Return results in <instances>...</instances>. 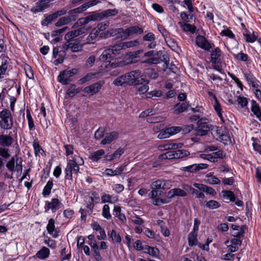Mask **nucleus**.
<instances>
[{
    "instance_id": "bb28decb",
    "label": "nucleus",
    "mask_w": 261,
    "mask_h": 261,
    "mask_svg": "<svg viewBox=\"0 0 261 261\" xmlns=\"http://www.w3.org/2000/svg\"><path fill=\"white\" fill-rule=\"evenodd\" d=\"M14 140L10 134L9 135H1V147H9L13 143Z\"/></svg>"
},
{
    "instance_id": "338daca9",
    "label": "nucleus",
    "mask_w": 261,
    "mask_h": 261,
    "mask_svg": "<svg viewBox=\"0 0 261 261\" xmlns=\"http://www.w3.org/2000/svg\"><path fill=\"white\" fill-rule=\"evenodd\" d=\"M11 156L10 150L8 147H1V157L8 159Z\"/></svg>"
},
{
    "instance_id": "39448f33",
    "label": "nucleus",
    "mask_w": 261,
    "mask_h": 261,
    "mask_svg": "<svg viewBox=\"0 0 261 261\" xmlns=\"http://www.w3.org/2000/svg\"><path fill=\"white\" fill-rule=\"evenodd\" d=\"M78 70L76 68L63 70L57 77V81L62 85H67L71 81L70 77L76 74Z\"/></svg>"
},
{
    "instance_id": "dca6fc26",
    "label": "nucleus",
    "mask_w": 261,
    "mask_h": 261,
    "mask_svg": "<svg viewBox=\"0 0 261 261\" xmlns=\"http://www.w3.org/2000/svg\"><path fill=\"white\" fill-rule=\"evenodd\" d=\"M151 188L152 189L166 190L170 188V185L168 181L164 179H158L151 183Z\"/></svg>"
},
{
    "instance_id": "2eb2a0df",
    "label": "nucleus",
    "mask_w": 261,
    "mask_h": 261,
    "mask_svg": "<svg viewBox=\"0 0 261 261\" xmlns=\"http://www.w3.org/2000/svg\"><path fill=\"white\" fill-rule=\"evenodd\" d=\"M184 144L181 143H173L168 141L163 144L159 145L158 148L159 150L165 151L169 149L180 148Z\"/></svg>"
},
{
    "instance_id": "6e6d98bb",
    "label": "nucleus",
    "mask_w": 261,
    "mask_h": 261,
    "mask_svg": "<svg viewBox=\"0 0 261 261\" xmlns=\"http://www.w3.org/2000/svg\"><path fill=\"white\" fill-rule=\"evenodd\" d=\"M90 21L88 17H82L79 18L77 21L74 24L73 27H81L89 23Z\"/></svg>"
},
{
    "instance_id": "a878e982",
    "label": "nucleus",
    "mask_w": 261,
    "mask_h": 261,
    "mask_svg": "<svg viewBox=\"0 0 261 261\" xmlns=\"http://www.w3.org/2000/svg\"><path fill=\"white\" fill-rule=\"evenodd\" d=\"M50 255L49 249L46 247H42L35 254V256L41 260L48 258Z\"/></svg>"
},
{
    "instance_id": "c9c22d12",
    "label": "nucleus",
    "mask_w": 261,
    "mask_h": 261,
    "mask_svg": "<svg viewBox=\"0 0 261 261\" xmlns=\"http://www.w3.org/2000/svg\"><path fill=\"white\" fill-rule=\"evenodd\" d=\"M214 108L215 111L216 112L218 116L221 120V121L222 123H225V119L223 116L222 113V109L221 107V105L218 102V100L215 101L214 104Z\"/></svg>"
},
{
    "instance_id": "cd10ccee",
    "label": "nucleus",
    "mask_w": 261,
    "mask_h": 261,
    "mask_svg": "<svg viewBox=\"0 0 261 261\" xmlns=\"http://www.w3.org/2000/svg\"><path fill=\"white\" fill-rule=\"evenodd\" d=\"M33 147L34 150V154L36 157L39 156V153L43 156L45 154V151L39 144V141L37 138H35L33 142Z\"/></svg>"
},
{
    "instance_id": "e433bc0d",
    "label": "nucleus",
    "mask_w": 261,
    "mask_h": 261,
    "mask_svg": "<svg viewBox=\"0 0 261 261\" xmlns=\"http://www.w3.org/2000/svg\"><path fill=\"white\" fill-rule=\"evenodd\" d=\"M223 198L224 199L229 200L230 201L234 202L236 196L233 192L229 190H223L222 191Z\"/></svg>"
},
{
    "instance_id": "6e6552de",
    "label": "nucleus",
    "mask_w": 261,
    "mask_h": 261,
    "mask_svg": "<svg viewBox=\"0 0 261 261\" xmlns=\"http://www.w3.org/2000/svg\"><path fill=\"white\" fill-rule=\"evenodd\" d=\"M82 47L79 39L66 40L63 45V48L65 50L70 49L72 52L74 53L82 50Z\"/></svg>"
},
{
    "instance_id": "e2e57ef3",
    "label": "nucleus",
    "mask_w": 261,
    "mask_h": 261,
    "mask_svg": "<svg viewBox=\"0 0 261 261\" xmlns=\"http://www.w3.org/2000/svg\"><path fill=\"white\" fill-rule=\"evenodd\" d=\"M217 140L225 145L230 142V136L223 133L220 136L219 138H217Z\"/></svg>"
},
{
    "instance_id": "7ed1b4c3",
    "label": "nucleus",
    "mask_w": 261,
    "mask_h": 261,
    "mask_svg": "<svg viewBox=\"0 0 261 261\" xmlns=\"http://www.w3.org/2000/svg\"><path fill=\"white\" fill-rule=\"evenodd\" d=\"M224 61V54L217 47L211 51V62L213 68L218 72L222 73V63Z\"/></svg>"
},
{
    "instance_id": "4be33fe9",
    "label": "nucleus",
    "mask_w": 261,
    "mask_h": 261,
    "mask_svg": "<svg viewBox=\"0 0 261 261\" xmlns=\"http://www.w3.org/2000/svg\"><path fill=\"white\" fill-rule=\"evenodd\" d=\"M155 39V36L152 32H148L143 37V41L150 42V43L147 45V47L149 49H153L156 46Z\"/></svg>"
},
{
    "instance_id": "c03bdc74",
    "label": "nucleus",
    "mask_w": 261,
    "mask_h": 261,
    "mask_svg": "<svg viewBox=\"0 0 261 261\" xmlns=\"http://www.w3.org/2000/svg\"><path fill=\"white\" fill-rule=\"evenodd\" d=\"M233 56L238 61L242 62H247L248 60V56L247 54L243 53L242 51L238 54H233L231 53Z\"/></svg>"
},
{
    "instance_id": "5701e85b",
    "label": "nucleus",
    "mask_w": 261,
    "mask_h": 261,
    "mask_svg": "<svg viewBox=\"0 0 261 261\" xmlns=\"http://www.w3.org/2000/svg\"><path fill=\"white\" fill-rule=\"evenodd\" d=\"M244 76L250 85L254 88H257L259 87V82L256 79V77L251 72H244L243 73Z\"/></svg>"
},
{
    "instance_id": "2f4dec72",
    "label": "nucleus",
    "mask_w": 261,
    "mask_h": 261,
    "mask_svg": "<svg viewBox=\"0 0 261 261\" xmlns=\"http://www.w3.org/2000/svg\"><path fill=\"white\" fill-rule=\"evenodd\" d=\"M114 215L117 217L122 222H125L126 219L124 214L121 213V207L119 205H115L113 210Z\"/></svg>"
},
{
    "instance_id": "4c0bfd02",
    "label": "nucleus",
    "mask_w": 261,
    "mask_h": 261,
    "mask_svg": "<svg viewBox=\"0 0 261 261\" xmlns=\"http://www.w3.org/2000/svg\"><path fill=\"white\" fill-rule=\"evenodd\" d=\"M81 13L79 7L70 10L68 12V16L71 21H75L78 18V14Z\"/></svg>"
},
{
    "instance_id": "c756f323",
    "label": "nucleus",
    "mask_w": 261,
    "mask_h": 261,
    "mask_svg": "<svg viewBox=\"0 0 261 261\" xmlns=\"http://www.w3.org/2000/svg\"><path fill=\"white\" fill-rule=\"evenodd\" d=\"M251 110L259 121H261V109L255 100H252Z\"/></svg>"
},
{
    "instance_id": "09e8293b",
    "label": "nucleus",
    "mask_w": 261,
    "mask_h": 261,
    "mask_svg": "<svg viewBox=\"0 0 261 261\" xmlns=\"http://www.w3.org/2000/svg\"><path fill=\"white\" fill-rule=\"evenodd\" d=\"M165 1L171 11L175 13H178V10L175 5L176 0H165Z\"/></svg>"
},
{
    "instance_id": "393cba45",
    "label": "nucleus",
    "mask_w": 261,
    "mask_h": 261,
    "mask_svg": "<svg viewBox=\"0 0 261 261\" xmlns=\"http://www.w3.org/2000/svg\"><path fill=\"white\" fill-rule=\"evenodd\" d=\"M139 44L140 42L138 40L123 42L117 44L120 47V51L122 49L136 47Z\"/></svg>"
},
{
    "instance_id": "5fc2aeb1",
    "label": "nucleus",
    "mask_w": 261,
    "mask_h": 261,
    "mask_svg": "<svg viewBox=\"0 0 261 261\" xmlns=\"http://www.w3.org/2000/svg\"><path fill=\"white\" fill-rule=\"evenodd\" d=\"M110 237L112 238L113 241L115 243L120 244L122 241V238L114 230H112L110 233Z\"/></svg>"
},
{
    "instance_id": "7c9ffc66",
    "label": "nucleus",
    "mask_w": 261,
    "mask_h": 261,
    "mask_svg": "<svg viewBox=\"0 0 261 261\" xmlns=\"http://www.w3.org/2000/svg\"><path fill=\"white\" fill-rule=\"evenodd\" d=\"M168 196L172 198L174 196L185 197L187 195V192L180 188H174L170 190L168 193Z\"/></svg>"
},
{
    "instance_id": "a19ab883",
    "label": "nucleus",
    "mask_w": 261,
    "mask_h": 261,
    "mask_svg": "<svg viewBox=\"0 0 261 261\" xmlns=\"http://www.w3.org/2000/svg\"><path fill=\"white\" fill-rule=\"evenodd\" d=\"M197 232L191 231L188 236V243L190 246H193L197 244Z\"/></svg>"
},
{
    "instance_id": "ddd939ff",
    "label": "nucleus",
    "mask_w": 261,
    "mask_h": 261,
    "mask_svg": "<svg viewBox=\"0 0 261 261\" xmlns=\"http://www.w3.org/2000/svg\"><path fill=\"white\" fill-rule=\"evenodd\" d=\"M196 45L205 50H210L212 48V44L203 36L198 35L195 40Z\"/></svg>"
},
{
    "instance_id": "72a5a7b5",
    "label": "nucleus",
    "mask_w": 261,
    "mask_h": 261,
    "mask_svg": "<svg viewBox=\"0 0 261 261\" xmlns=\"http://www.w3.org/2000/svg\"><path fill=\"white\" fill-rule=\"evenodd\" d=\"M101 200L102 203L107 202L113 203L117 201V198L112 195L103 193L101 196Z\"/></svg>"
},
{
    "instance_id": "69168bd1",
    "label": "nucleus",
    "mask_w": 261,
    "mask_h": 261,
    "mask_svg": "<svg viewBox=\"0 0 261 261\" xmlns=\"http://www.w3.org/2000/svg\"><path fill=\"white\" fill-rule=\"evenodd\" d=\"M162 94L163 93L161 90H153L147 94V98H150L152 97H160Z\"/></svg>"
},
{
    "instance_id": "ea45409f",
    "label": "nucleus",
    "mask_w": 261,
    "mask_h": 261,
    "mask_svg": "<svg viewBox=\"0 0 261 261\" xmlns=\"http://www.w3.org/2000/svg\"><path fill=\"white\" fill-rule=\"evenodd\" d=\"M81 89L80 88H76L75 85L74 84L71 85L68 88L66 91V94L69 97H73L76 94L80 93Z\"/></svg>"
},
{
    "instance_id": "79ce46f5",
    "label": "nucleus",
    "mask_w": 261,
    "mask_h": 261,
    "mask_svg": "<svg viewBox=\"0 0 261 261\" xmlns=\"http://www.w3.org/2000/svg\"><path fill=\"white\" fill-rule=\"evenodd\" d=\"M145 252L148 253L153 257H156L159 253V250L157 248L145 245Z\"/></svg>"
},
{
    "instance_id": "c85d7f7f",
    "label": "nucleus",
    "mask_w": 261,
    "mask_h": 261,
    "mask_svg": "<svg viewBox=\"0 0 261 261\" xmlns=\"http://www.w3.org/2000/svg\"><path fill=\"white\" fill-rule=\"evenodd\" d=\"M105 154V151L103 149H99L92 153L89 155V159L93 162H98Z\"/></svg>"
},
{
    "instance_id": "864d4df0",
    "label": "nucleus",
    "mask_w": 261,
    "mask_h": 261,
    "mask_svg": "<svg viewBox=\"0 0 261 261\" xmlns=\"http://www.w3.org/2000/svg\"><path fill=\"white\" fill-rule=\"evenodd\" d=\"M220 182V180L216 176L211 175H207V183L210 185H218Z\"/></svg>"
},
{
    "instance_id": "bf43d9fd",
    "label": "nucleus",
    "mask_w": 261,
    "mask_h": 261,
    "mask_svg": "<svg viewBox=\"0 0 261 261\" xmlns=\"http://www.w3.org/2000/svg\"><path fill=\"white\" fill-rule=\"evenodd\" d=\"M99 34V32L98 31V29H93L91 33L87 37V40L88 41H92L95 40L98 37Z\"/></svg>"
},
{
    "instance_id": "8fccbe9b",
    "label": "nucleus",
    "mask_w": 261,
    "mask_h": 261,
    "mask_svg": "<svg viewBox=\"0 0 261 261\" xmlns=\"http://www.w3.org/2000/svg\"><path fill=\"white\" fill-rule=\"evenodd\" d=\"M110 206L108 204H105L102 209L101 215L102 217L107 219H110L112 217L110 212Z\"/></svg>"
},
{
    "instance_id": "f3484780",
    "label": "nucleus",
    "mask_w": 261,
    "mask_h": 261,
    "mask_svg": "<svg viewBox=\"0 0 261 261\" xmlns=\"http://www.w3.org/2000/svg\"><path fill=\"white\" fill-rule=\"evenodd\" d=\"M66 54L64 51L59 50L57 47H54L53 51V57L56 59L54 61L55 65H57L63 62Z\"/></svg>"
},
{
    "instance_id": "f03ea898",
    "label": "nucleus",
    "mask_w": 261,
    "mask_h": 261,
    "mask_svg": "<svg viewBox=\"0 0 261 261\" xmlns=\"http://www.w3.org/2000/svg\"><path fill=\"white\" fill-rule=\"evenodd\" d=\"M84 164L83 159L79 155H74L71 159L67 160V165L65 169V179L72 180L73 176L77 174L80 171V166Z\"/></svg>"
},
{
    "instance_id": "aec40b11",
    "label": "nucleus",
    "mask_w": 261,
    "mask_h": 261,
    "mask_svg": "<svg viewBox=\"0 0 261 261\" xmlns=\"http://www.w3.org/2000/svg\"><path fill=\"white\" fill-rule=\"evenodd\" d=\"M143 52V50H139L130 52L126 56L125 62L126 64L135 63L140 60L139 54Z\"/></svg>"
},
{
    "instance_id": "3c124183",
    "label": "nucleus",
    "mask_w": 261,
    "mask_h": 261,
    "mask_svg": "<svg viewBox=\"0 0 261 261\" xmlns=\"http://www.w3.org/2000/svg\"><path fill=\"white\" fill-rule=\"evenodd\" d=\"M176 159H181L190 155V152L187 150L178 149L175 150Z\"/></svg>"
},
{
    "instance_id": "4d7b16f0",
    "label": "nucleus",
    "mask_w": 261,
    "mask_h": 261,
    "mask_svg": "<svg viewBox=\"0 0 261 261\" xmlns=\"http://www.w3.org/2000/svg\"><path fill=\"white\" fill-rule=\"evenodd\" d=\"M101 13L103 18L105 17L115 16L118 13V11L116 9H108L101 12Z\"/></svg>"
},
{
    "instance_id": "473e14b6",
    "label": "nucleus",
    "mask_w": 261,
    "mask_h": 261,
    "mask_svg": "<svg viewBox=\"0 0 261 261\" xmlns=\"http://www.w3.org/2000/svg\"><path fill=\"white\" fill-rule=\"evenodd\" d=\"M90 22L100 21L103 19V15L101 12L98 11H94L90 12L87 16Z\"/></svg>"
},
{
    "instance_id": "58836bf2",
    "label": "nucleus",
    "mask_w": 261,
    "mask_h": 261,
    "mask_svg": "<svg viewBox=\"0 0 261 261\" xmlns=\"http://www.w3.org/2000/svg\"><path fill=\"white\" fill-rule=\"evenodd\" d=\"M54 184L52 179H50L44 187L42 191V195L45 197L50 194L51 190L53 187Z\"/></svg>"
},
{
    "instance_id": "1a4fd4ad",
    "label": "nucleus",
    "mask_w": 261,
    "mask_h": 261,
    "mask_svg": "<svg viewBox=\"0 0 261 261\" xmlns=\"http://www.w3.org/2000/svg\"><path fill=\"white\" fill-rule=\"evenodd\" d=\"M63 206V204L58 198H52L50 201H45L44 211L45 212H47L50 210L54 213L59 209L62 208Z\"/></svg>"
},
{
    "instance_id": "a18cd8bd",
    "label": "nucleus",
    "mask_w": 261,
    "mask_h": 261,
    "mask_svg": "<svg viewBox=\"0 0 261 261\" xmlns=\"http://www.w3.org/2000/svg\"><path fill=\"white\" fill-rule=\"evenodd\" d=\"M181 28L184 31L189 32L192 34L195 33L196 30L195 25L186 23H184L182 24H181Z\"/></svg>"
},
{
    "instance_id": "37998d69",
    "label": "nucleus",
    "mask_w": 261,
    "mask_h": 261,
    "mask_svg": "<svg viewBox=\"0 0 261 261\" xmlns=\"http://www.w3.org/2000/svg\"><path fill=\"white\" fill-rule=\"evenodd\" d=\"M26 116L28 121V126L30 130H33L35 128V125L33 119L31 115L29 109L26 110Z\"/></svg>"
},
{
    "instance_id": "49530a36",
    "label": "nucleus",
    "mask_w": 261,
    "mask_h": 261,
    "mask_svg": "<svg viewBox=\"0 0 261 261\" xmlns=\"http://www.w3.org/2000/svg\"><path fill=\"white\" fill-rule=\"evenodd\" d=\"M113 84L116 86H122L126 84V79L125 75H121L114 80Z\"/></svg>"
},
{
    "instance_id": "412c9836",
    "label": "nucleus",
    "mask_w": 261,
    "mask_h": 261,
    "mask_svg": "<svg viewBox=\"0 0 261 261\" xmlns=\"http://www.w3.org/2000/svg\"><path fill=\"white\" fill-rule=\"evenodd\" d=\"M47 232L53 238H57L59 235V231L55 227V221L54 219H50L48 220L46 226Z\"/></svg>"
},
{
    "instance_id": "0e129e2a",
    "label": "nucleus",
    "mask_w": 261,
    "mask_h": 261,
    "mask_svg": "<svg viewBox=\"0 0 261 261\" xmlns=\"http://www.w3.org/2000/svg\"><path fill=\"white\" fill-rule=\"evenodd\" d=\"M24 70L25 71L26 76L29 79H34V74H33V70L32 69L30 65H29L28 64L24 65Z\"/></svg>"
},
{
    "instance_id": "4468645a",
    "label": "nucleus",
    "mask_w": 261,
    "mask_h": 261,
    "mask_svg": "<svg viewBox=\"0 0 261 261\" xmlns=\"http://www.w3.org/2000/svg\"><path fill=\"white\" fill-rule=\"evenodd\" d=\"M208 120L206 118H201L197 122L198 128L200 132L199 133L201 136L205 135L212 127L211 125L208 124Z\"/></svg>"
},
{
    "instance_id": "0eeeda50",
    "label": "nucleus",
    "mask_w": 261,
    "mask_h": 261,
    "mask_svg": "<svg viewBox=\"0 0 261 261\" xmlns=\"http://www.w3.org/2000/svg\"><path fill=\"white\" fill-rule=\"evenodd\" d=\"M6 167L11 172L17 171L21 172L22 170V159L15 156H12L11 159L6 163Z\"/></svg>"
},
{
    "instance_id": "774afa93",
    "label": "nucleus",
    "mask_w": 261,
    "mask_h": 261,
    "mask_svg": "<svg viewBox=\"0 0 261 261\" xmlns=\"http://www.w3.org/2000/svg\"><path fill=\"white\" fill-rule=\"evenodd\" d=\"M171 136L168 128L164 130H162L158 135V138L159 139H163L168 138Z\"/></svg>"
},
{
    "instance_id": "f8f14e48",
    "label": "nucleus",
    "mask_w": 261,
    "mask_h": 261,
    "mask_svg": "<svg viewBox=\"0 0 261 261\" xmlns=\"http://www.w3.org/2000/svg\"><path fill=\"white\" fill-rule=\"evenodd\" d=\"M103 84L104 82L103 81H100L85 87L83 91L90 95H93L99 91Z\"/></svg>"
},
{
    "instance_id": "f704fd0d",
    "label": "nucleus",
    "mask_w": 261,
    "mask_h": 261,
    "mask_svg": "<svg viewBox=\"0 0 261 261\" xmlns=\"http://www.w3.org/2000/svg\"><path fill=\"white\" fill-rule=\"evenodd\" d=\"M189 107V105L187 102H183L182 103H177L175 106L174 114H178L180 113L184 112Z\"/></svg>"
},
{
    "instance_id": "052dcab7",
    "label": "nucleus",
    "mask_w": 261,
    "mask_h": 261,
    "mask_svg": "<svg viewBox=\"0 0 261 261\" xmlns=\"http://www.w3.org/2000/svg\"><path fill=\"white\" fill-rule=\"evenodd\" d=\"M206 206L210 209H216L220 206V204L216 200H211L206 203Z\"/></svg>"
},
{
    "instance_id": "a211bd4d",
    "label": "nucleus",
    "mask_w": 261,
    "mask_h": 261,
    "mask_svg": "<svg viewBox=\"0 0 261 261\" xmlns=\"http://www.w3.org/2000/svg\"><path fill=\"white\" fill-rule=\"evenodd\" d=\"M87 31V29L85 27H81L77 29L71 31L65 35V39L66 40L73 39L75 37L86 33Z\"/></svg>"
},
{
    "instance_id": "9b49d317",
    "label": "nucleus",
    "mask_w": 261,
    "mask_h": 261,
    "mask_svg": "<svg viewBox=\"0 0 261 261\" xmlns=\"http://www.w3.org/2000/svg\"><path fill=\"white\" fill-rule=\"evenodd\" d=\"M241 25L243 28L242 33L246 41L248 43H253L256 41L258 38L257 33L252 30H247L243 23H242Z\"/></svg>"
},
{
    "instance_id": "423d86ee",
    "label": "nucleus",
    "mask_w": 261,
    "mask_h": 261,
    "mask_svg": "<svg viewBox=\"0 0 261 261\" xmlns=\"http://www.w3.org/2000/svg\"><path fill=\"white\" fill-rule=\"evenodd\" d=\"M13 125V118L10 111L4 109L1 111V128L5 129H11Z\"/></svg>"
},
{
    "instance_id": "b1692460",
    "label": "nucleus",
    "mask_w": 261,
    "mask_h": 261,
    "mask_svg": "<svg viewBox=\"0 0 261 261\" xmlns=\"http://www.w3.org/2000/svg\"><path fill=\"white\" fill-rule=\"evenodd\" d=\"M50 0H40L36 3V6L32 10L34 13L40 12L48 8Z\"/></svg>"
},
{
    "instance_id": "de8ad7c7",
    "label": "nucleus",
    "mask_w": 261,
    "mask_h": 261,
    "mask_svg": "<svg viewBox=\"0 0 261 261\" xmlns=\"http://www.w3.org/2000/svg\"><path fill=\"white\" fill-rule=\"evenodd\" d=\"M71 22V20L67 16L60 18L59 19V20L56 23L55 25L56 27H60L63 25L67 24Z\"/></svg>"
},
{
    "instance_id": "680f3d73",
    "label": "nucleus",
    "mask_w": 261,
    "mask_h": 261,
    "mask_svg": "<svg viewBox=\"0 0 261 261\" xmlns=\"http://www.w3.org/2000/svg\"><path fill=\"white\" fill-rule=\"evenodd\" d=\"M162 61V60L161 58L154 57L143 61L142 63L148 64H156L161 63Z\"/></svg>"
},
{
    "instance_id": "20e7f679",
    "label": "nucleus",
    "mask_w": 261,
    "mask_h": 261,
    "mask_svg": "<svg viewBox=\"0 0 261 261\" xmlns=\"http://www.w3.org/2000/svg\"><path fill=\"white\" fill-rule=\"evenodd\" d=\"M124 75L127 85H137L143 82V79L141 78V72L139 70L132 71Z\"/></svg>"
},
{
    "instance_id": "13d9d810",
    "label": "nucleus",
    "mask_w": 261,
    "mask_h": 261,
    "mask_svg": "<svg viewBox=\"0 0 261 261\" xmlns=\"http://www.w3.org/2000/svg\"><path fill=\"white\" fill-rule=\"evenodd\" d=\"M191 194L197 198L204 199L205 197L204 194L202 192H199L197 190L192 187L189 188Z\"/></svg>"
},
{
    "instance_id": "9d476101",
    "label": "nucleus",
    "mask_w": 261,
    "mask_h": 261,
    "mask_svg": "<svg viewBox=\"0 0 261 261\" xmlns=\"http://www.w3.org/2000/svg\"><path fill=\"white\" fill-rule=\"evenodd\" d=\"M143 33V29L138 25L128 27L124 30L123 34L120 36L121 40H125L135 34L140 35Z\"/></svg>"
},
{
    "instance_id": "6ab92c4d",
    "label": "nucleus",
    "mask_w": 261,
    "mask_h": 261,
    "mask_svg": "<svg viewBox=\"0 0 261 261\" xmlns=\"http://www.w3.org/2000/svg\"><path fill=\"white\" fill-rule=\"evenodd\" d=\"M118 137L119 133L116 131H112L106 133L104 138L100 142V144L102 145L109 144L113 141L116 140Z\"/></svg>"
},
{
    "instance_id": "f257e3e1",
    "label": "nucleus",
    "mask_w": 261,
    "mask_h": 261,
    "mask_svg": "<svg viewBox=\"0 0 261 261\" xmlns=\"http://www.w3.org/2000/svg\"><path fill=\"white\" fill-rule=\"evenodd\" d=\"M120 53V47L117 44L104 50L99 57V60L104 62L105 68L108 70L114 69L121 65V63L116 59Z\"/></svg>"
},
{
    "instance_id": "603ef678",
    "label": "nucleus",
    "mask_w": 261,
    "mask_h": 261,
    "mask_svg": "<svg viewBox=\"0 0 261 261\" xmlns=\"http://www.w3.org/2000/svg\"><path fill=\"white\" fill-rule=\"evenodd\" d=\"M57 17L55 14L53 13L45 17V18L41 21V24L43 26H47L48 24L54 21Z\"/></svg>"
}]
</instances>
